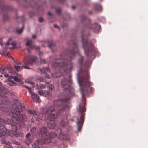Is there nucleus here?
<instances>
[{
    "label": "nucleus",
    "instance_id": "13",
    "mask_svg": "<svg viewBox=\"0 0 148 148\" xmlns=\"http://www.w3.org/2000/svg\"><path fill=\"white\" fill-rule=\"evenodd\" d=\"M26 139L25 142L27 145L29 144L31 142L33 138L29 133H27L26 135Z\"/></svg>",
    "mask_w": 148,
    "mask_h": 148
},
{
    "label": "nucleus",
    "instance_id": "32",
    "mask_svg": "<svg viewBox=\"0 0 148 148\" xmlns=\"http://www.w3.org/2000/svg\"><path fill=\"white\" fill-rule=\"evenodd\" d=\"M67 66L68 69L71 70L73 67V66L71 64H67Z\"/></svg>",
    "mask_w": 148,
    "mask_h": 148
},
{
    "label": "nucleus",
    "instance_id": "48",
    "mask_svg": "<svg viewBox=\"0 0 148 148\" xmlns=\"http://www.w3.org/2000/svg\"><path fill=\"white\" fill-rule=\"evenodd\" d=\"M45 62V60H41V62L43 63H44Z\"/></svg>",
    "mask_w": 148,
    "mask_h": 148
},
{
    "label": "nucleus",
    "instance_id": "23",
    "mask_svg": "<svg viewBox=\"0 0 148 148\" xmlns=\"http://www.w3.org/2000/svg\"><path fill=\"white\" fill-rule=\"evenodd\" d=\"M5 92V90L4 89L3 87H0V96H1L3 97V98L4 97L3 96L4 95V93Z\"/></svg>",
    "mask_w": 148,
    "mask_h": 148
},
{
    "label": "nucleus",
    "instance_id": "1",
    "mask_svg": "<svg viewBox=\"0 0 148 148\" xmlns=\"http://www.w3.org/2000/svg\"><path fill=\"white\" fill-rule=\"evenodd\" d=\"M72 83V81L70 75L67 78V81L65 78H64L61 80V86L65 88V91L62 95V97L57 100L55 101L54 104L55 106L58 105V114L59 113L60 110L62 111L66 109L67 107V105L68 103L67 102L68 100L71 96V94L69 91V86L70 84Z\"/></svg>",
    "mask_w": 148,
    "mask_h": 148
},
{
    "label": "nucleus",
    "instance_id": "40",
    "mask_svg": "<svg viewBox=\"0 0 148 148\" xmlns=\"http://www.w3.org/2000/svg\"><path fill=\"white\" fill-rule=\"evenodd\" d=\"M14 102L12 103V104H15L17 102V100H16V99H15V100H14Z\"/></svg>",
    "mask_w": 148,
    "mask_h": 148
},
{
    "label": "nucleus",
    "instance_id": "7",
    "mask_svg": "<svg viewBox=\"0 0 148 148\" xmlns=\"http://www.w3.org/2000/svg\"><path fill=\"white\" fill-rule=\"evenodd\" d=\"M4 123V120L0 118V137L3 138L6 135L7 130L3 125Z\"/></svg>",
    "mask_w": 148,
    "mask_h": 148
},
{
    "label": "nucleus",
    "instance_id": "47",
    "mask_svg": "<svg viewBox=\"0 0 148 148\" xmlns=\"http://www.w3.org/2000/svg\"><path fill=\"white\" fill-rule=\"evenodd\" d=\"M1 109L2 110H3V111H6V110H5V109H3L2 107H1Z\"/></svg>",
    "mask_w": 148,
    "mask_h": 148
},
{
    "label": "nucleus",
    "instance_id": "35",
    "mask_svg": "<svg viewBox=\"0 0 148 148\" xmlns=\"http://www.w3.org/2000/svg\"><path fill=\"white\" fill-rule=\"evenodd\" d=\"M53 87L52 85H51L49 86V89L50 90H52L53 89Z\"/></svg>",
    "mask_w": 148,
    "mask_h": 148
},
{
    "label": "nucleus",
    "instance_id": "9",
    "mask_svg": "<svg viewBox=\"0 0 148 148\" xmlns=\"http://www.w3.org/2000/svg\"><path fill=\"white\" fill-rule=\"evenodd\" d=\"M25 40L26 41V45L27 46L29 47L30 48L32 49H35L36 50L39 49V47H36L33 44V41L32 40L29 39L28 38H26Z\"/></svg>",
    "mask_w": 148,
    "mask_h": 148
},
{
    "label": "nucleus",
    "instance_id": "56",
    "mask_svg": "<svg viewBox=\"0 0 148 148\" xmlns=\"http://www.w3.org/2000/svg\"><path fill=\"white\" fill-rule=\"evenodd\" d=\"M10 147H11V148H13V147H12V146H10Z\"/></svg>",
    "mask_w": 148,
    "mask_h": 148
},
{
    "label": "nucleus",
    "instance_id": "22",
    "mask_svg": "<svg viewBox=\"0 0 148 148\" xmlns=\"http://www.w3.org/2000/svg\"><path fill=\"white\" fill-rule=\"evenodd\" d=\"M36 87L37 89H40L45 88L46 87V86L45 85L42 84L38 85L36 84Z\"/></svg>",
    "mask_w": 148,
    "mask_h": 148
},
{
    "label": "nucleus",
    "instance_id": "3",
    "mask_svg": "<svg viewBox=\"0 0 148 148\" xmlns=\"http://www.w3.org/2000/svg\"><path fill=\"white\" fill-rule=\"evenodd\" d=\"M78 81L80 86V92L82 94V99L84 101L85 99L84 95L91 90L89 87L90 84L88 79L84 77H82L80 80L78 78Z\"/></svg>",
    "mask_w": 148,
    "mask_h": 148
},
{
    "label": "nucleus",
    "instance_id": "21",
    "mask_svg": "<svg viewBox=\"0 0 148 148\" xmlns=\"http://www.w3.org/2000/svg\"><path fill=\"white\" fill-rule=\"evenodd\" d=\"M12 131H11L10 132V136L12 134H15L16 132V125H12Z\"/></svg>",
    "mask_w": 148,
    "mask_h": 148
},
{
    "label": "nucleus",
    "instance_id": "15",
    "mask_svg": "<svg viewBox=\"0 0 148 148\" xmlns=\"http://www.w3.org/2000/svg\"><path fill=\"white\" fill-rule=\"evenodd\" d=\"M77 124L78 125V128L79 129L81 127L82 124L84 121V118L83 115H82L80 117V119H77Z\"/></svg>",
    "mask_w": 148,
    "mask_h": 148
},
{
    "label": "nucleus",
    "instance_id": "8",
    "mask_svg": "<svg viewBox=\"0 0 148 148\" xmlns=\"http://www.w3.org/2000/svg\"><path fill=\"white\" fill-rule=\"evenodd\" d=\"M36 58V56H28L25 58L24 61V63L25 64H31L32 62L35 61Z\"/></svg>",
    "mask_w": 148,
    "mask_h": 148
},
{
    "label": "nucleus",
    "instance_id": "37",
    "mask_svg": "<svg viewBox=\"0 0 148 148\" xmlns=\"http://www.w3.org/2000/svg\"><path fill=\"white\" fill-rule=\"evenodd\" d=\"M56 12L58 14H59L60 12V9H58L56 10Z\"/></svg>",
    "mask_w": 148,
    "mask_h": 148
},
{
    "label": "nucleus",
    "instance_id": "42",
    "mask_svg": "<svg viewBox=\"0 0 148 148\" xmlns=\"http://www.w3.org/2000/svg\"><path fill=\"white\" fill-rule=\"evenodd\" d=\"M16 77H18V78L19 79H21V75L19 74L17 75L16 76Z\"/></svg>",
    "mask_w": 148,
    "mask_h": 148
},
{
    "label": "nucleus",
    "instance_id": "34",
    "mask_svg": "<svg viewBox=\"0 0 148 148\" xmlns=\"http://www.w3.org/2000/svg\"><path fill=\"white\" fill-rule=\"evenodd\" d=\"M36 131V129L35 127H33L31 129V131L32 133H34Z\"/></svg>",
    "mask_w": 148,
    "mask_h": 148
},
{
    "label": "nucleus",
    "instance_id": "5",
    "mask_svg": "<svg viewBox=\"0 0 148 148\" xmlns=\"http://www.w3.org/2000/svg\"><path fill=\"white\" fill-rule=\"evenodd\" d=\"M15 110L16 113L14 112H12L10 113L9 115L11 117V119L13 122L18 123L23 120V117L19 113L22 110L20 108H15Z\"/></svg>",
    "mask_w": 148,
    "mask_h": 148
},
{
    "label": "nucleus",
    "instance_id": "27",
    "mask_svg": "<svg viewBox=\"0 0 148 148\" xmlns=\"http://www.w3.org/2000/svg\"><path fill=\"white\" fill-rule=\"evenodd\" d=\"M59 62H57V63L56 62H54V64L53 65V66L54 67H55L56 66H60L61 67H63V66L64 65V63H58Z\"/></svg>",
    "mask_w": 148,
    "mask_h": 148
},
{
    "label": "nucleus",
    "instance_id": "19",
    "mask_svg": "<svg viewBox=\"0 0 148 148\" xmlns=\"http://www.w3.org/2000/svg\"><path fill=\"white\" fill-rule=\"evenodd\" d=\"M18 78L16 77V76L14 77L10 76V79H12L13 78L15 81L19 82L20 83L22 84L23 83V82L21 79H19Z\"/></svg>",
    "mask_w": 148,
    "mask_h": 148
},
{
    "label": "nucleus",
    "instance_id": "4",
    "mask_svg": "<svg viewBox=\"0 0 148 148\" xmlns=\"http://www.w3.org/2000/svg\"><path fill=\"white\" fill-rule=\"evenodd\" d=\"M47 129L45 127H42L38 131L39 134H42L41 136L43 140L40 142L41 144L48 143L49 142V138H54L56 137L57 134L54 132H51L48 134L47 132Z\"/></svg>",
    "mask_w": 148,
    "mask_h": 148
},
{
    "label": "nucleus",
    "instance_id": "28",
    "mask_svg": "<svg viewBox=\"0 0 148 148\" xmlns=\"http://www.w3.org/2000/svg\"><path fill=\"white\" fill-rule=\"evenodd\" d=\"M15 84V83L12 81L11 80H9L8 83V85L10 86H14Z\"/></svg>",
    "mask_w": 148,
    "mask_h": 148
},
{
    "label": "nucleus",
    "instance_id": "26",
    "mask_svg": "<svg viewBox=\"0 0 148 148\" xmlns=\"http://www.w3.org/2000/svg\"><path fill=\"white\" fill-rule=\"evenodd\" d=\"M14 135H15L16 137L21 136H22L23 135V134L20 132H16L15 134H12L11 135V136H12Z\"/></svg>",
    "mask_w": 148,
    "mask_h": 148
},
{
    "label": "nucleus",
    "instance_id": "58",
    "mask_svg": "<svg viewBox=\"0 0 148 148\" xmlns=\"http://www.w3.org/2000/svg\"><path fill=\"white\" fill-rule=\"evenodd\" d=\"M59 131H60V132H61V130H59Z\"/></svg>",
    "mask_w": 148,
    "mask_h": 148
},
{
    "label": "nucleus",
    "instance_id": "33",
    "mask_svg": "<svg viewBox=\"0 0 148 148\" xmlns=\"http://www.w3.org/2000/svg\"><path fill=\"white\" fill-rule=\"evenodd\" d=\"M56 73H52V77L55 78L57 77H60V75H56Z\"/></svg>",
    "mask_w": 148,
    "mask_h": 148
},
{
    "label": "nucleus",
    "instance_id": "29",
    "mask_svg": "<svg viewBox=\"0 0 148 148\" xmlns=\"http://www.w3.org/2000/svg\"><path fill=\"white\" fill-rule=\"evenodd\" d=\"M45 96L48 99H50L51 97V94L50 92H47L45 94Z\"/></svg>",
    "mask_w": 148,
    "mask_h": 148
},
{
    "label": "nucleus",
    "instance_id": "12",
    "mask_svg": "<svg viewBox=\"0 0 148 148\" xmlns=\"http://www.w3.org/2000/svg\"><path fill=\"white\" fill-rule=\"evenodd\" d=\"M12 40L11 38H10L9 39L8 41L6 43V45L7 46H8L10 45H11L12 46V47H11L12 49L13 48H18L20 47L19 45L17 46V44L15 42H11V41Z\"/></svg>",
    "mask_w": 148,
    "mask_h": 148
},
{
    "label": "nucleus",
    "instance_id": "51",
    "mask_svg": "<svg viewBox=\"0 0 148 148\" xmlns=\"http://www.w3.org/2000/svg\"><path fill=\"white\" fill-rule=\"evenodd\" d=\"M74 8H75V7H74V6H73L72 7V8L73 9H74Z\"/></svg>",
    "mask_w": 148,
    "mask_h": 148
},
{
    "label": "nucleus",
    "instance_id": "39",
    "mask_svg": "<svg viewBox=\"0 0 148 148\" xmlns=\"http://www.w3.org/2000/svg\"><path fill=\"white\" fill-rule=\"evenodd\" d=\"M39 21L40 22H43V19L42 18H39Z\"/></svg>",
    "mask_w": 148,
    "mask_h": 148
},
{
    "label": "nucleus",
    "instance_id": "11",
    "mask_svg": "<svg viewBox=\"0 0 148 148\" xmlns=\"http://www.w3.org/2000/svg\"><path fill=\"white\" fill-rule=\"evenodd\" d=\"M14 67L16 70L18 71L21 70L23 67L26 69H29L27 66L23 65L21 63L19 62L15 63L14 64Z\"/></svg>",
    "mask_w": 148,
    "mask_h": 148
},
{
    "label": "nucleus",
    "instance_id": "43",
    "mask_svg": "<svg viewBox=\"0 0 148 148\" xmlns=\"http://www.w3.org/2000/svg\"><path fill=\"white\" fill-rule=\"evenodd\" d=\"M32 38L34 39H35V38H36V35L35 34L33 35L32 36Z\"/></svg>",
    "mask_w": 148,
    "mask_h": 148
},
{
    "label": "nucleus",
    "instance_id": "24",
    "mask_svg": "<svg viewBox=\"0 0 148 148\" xmlns=\"http://www.w3.org/2000/svg\"><path fill=\"white\" fill-rule=\"evenodd\" d=\"M94 8L95 10L98 11H100L102 10V8L101 6L97 4H95Z\"/></svg>",
    "mask_w": 148,
    "mask_h": 148
},
{
    "label": "nucleus",
    "instance_id": "17",
    "mask_svg": "<svg viewBox=\"0 0 148 148\" xmlns=\"http://www.w3.org/2000/svg\"><path fill=\"white\" fill-rule=\"evenodd\" d=\"M43 140L42 139V138L41 139H40L39 140H37L35 143H34L32 145V148H39V146L37 144L39 143V144H41L40 143V142H42V141H43Z\"/></svg>",
    "mask_w": 148,
    "mask_h": 148
},
{
    "label": "nucleus",
    "instance_id": "55",
    "mask_svg": "<svg viewBox=\"0 0 148 148\" xmlns=\"http://www.w3.org/2000/svg\"><path fill=\"white\" fill-rule=\"evenodd\" d=\"M8 143H8V142H6V144H8Z\"/></svg>",
    "mask_w": 148,
    "mask_h": 148
},
{
    "label": "nucleus",
    "instance_id": "44",
    "mask_svg": "<svg viewBox=\"0 0 148 148\" xmlns=\"http://www.w3.org/2000/svg\"><path fill=\"white\" fill-rule=\"evenodd\" d=\"M28 83L32 85L34 84L33 82H31V81H29L28 82Z\"/></svg>",
    "mask_w": 148,
    "mask_h": 148
},
{
    "label": "nucleus",
    "instance_id": "14",
    "mask_svg": "<svg viewBox=\"0 0 148 148\" xmlns=\"http://www.w3.org/2000/svg\"><path fill=\"white\" fill-rule=\"evenodd\" d=\"M29 113L31 114H33L34 117L38 121L41 120L42 119L41 118H38V116L39 115V113L38 112H36L34 110H29Z\"/></svg>",
    "mask_w": 148,
    "mask_h": 148
},
{
    "label": "nucleus",
    "instance_id": "59",
    "mask_svg": "<svg viewBox=\"0 0 148 148\" xmlns=\"http://www.w3.org/2000/svg\"><path fill=\"white\" fill-rule=\"evenodd\" d=\"M0 77H2V75H0Z\"/></svg>",
    "mask_w": 148,
    "mask_h": 148
},
{
    "label": "nucleus",
    "instance_id": "53",
    "mask_svg": "<svg viewBox=\"0 0 148 148\" xmlns=\"http://www.w3.org/2000/svg\"><path fill=\"white\" fill-rule=\"evenodd\" d=\"M64 119H67V117L66 116V117H64Z\"/></svg>",
    "mask_w": 148,
    "mask_h": 148
},
{
    "label": "nucleus",
    "instance_id": "41",
    "mask_svg": "<svg viewBox=\"0 0 148 148\" xmlns=\"http://www.w3.org/2000/svg\"><path fill=\"white\" fill-rule=\"evenodd\" d=\"M38 55L40 57H41L43 53L42 52H40L38 53Z\"/></svg>",
    "mask_w": 148,
    "mask_h": 148
},
{
    "label": "nucleus",
    "instance_id": "2",
    "mask_svg": "<svg viewBox=\"0 0 148 148\" xmlns=\"http://www.w3.org/2000/svg\"><path fill=\"white\" fill-rule=\"evenodd\" d=\"M46 116L47 119L50 121V123H48V126L49 128L53 129L55 127V124L54 123L56 122L55 121H53L57 117V115L55 114V108L53 106L49 107L47 109H44L42 112Z\"/></svg>",
    "mask_w": 148,
    "mask_h": 148
},
{
    "label": "nucleus",
    "instance_id": "25",
    "mask_svg": "<svg viewBox=\"0 0 148 148\" xmlns=\"http://www.w3.org/2000/svg\"><path fill=\"white\" fill-rule=\"evenodd\" d=\"M78 110L80 112H82L85 111V109L83 106H82L80 105L78 108Z\"/></svg>",
    "mask_w": 148,
    "mask_h": 148
},
{
    "label": "nucleus",
    "instance_id": "49",
    "mask_svg": "<svg viewBox=\"0 0 148 148\" xmlns=\"http://www.w3.org/2000/svg\"><path fill=\"white\" fill-rule=\"evenodd\" d=\"M48 14L49 15H51V14L50 12H48Z\"/></svg>",
    "mask_w": 148,
    "mask_h": 148
},
{
    "label": "nucleus",
    "instance_id": "52",
    "mask_svg": "<svg viewBox=\"0 0 148 148\" xmlns=\"http://www.w3.org/2000/svg\"><path fill=\"white\" fill-rule=\"evenodd\" d=\"M54 26L55 27H57V26L56 25H54Z\"/></svg>",
    "mask_w": 148,
    "mask_h": 148
},
{
    "label": "nucleus",
    "instance_id": "6",
    "mask_svg": "<svg viewBox=\"0 0 148 148\" xmlns=\"http://www.w3.org/2000/svg\"><path fill=\"white\" fill-rule=\"evenodd\" d=\"M82 45H83V47L84 49V52L85 53H86L87 55L88 56H90L91 55H92L95 52V50H88V51H86V48H88L89 46L87 43V42L86 40H84L83 37L82 38Z\"/></svg>",
    "mask_w": 148,
    "mask_h": 148
},
{
    "label": "nucleus",
    "instance_id": "16",
    "mask_svg": "<svg viewBox=\"0 0 148 148\" xmlns=\"http://www.w3.org/2000/svg\"><path fill=\"white\" fill-rule=\"evenodd\" d=\"M100 27V26L96 23L93 24L92 27V28L94 29V32L95 33L97 32L99 30Z\"/></svg>",
    "mask_w": 148,
    "mask_h": 148
},
{
    "label": "nucleus",
    "instance_id": "18",
    "mask_svg": "<svg viewBox=\"0 0 148 148\" xmlns=\"http://www.w3.org/2000/svg\"><path fill=\"white\" fill-rule=\"evenodd\" d=\"M7 71H8V69L0 68V72L2 74H3L5 77H7L8 76L7 74H6Z\"/></svg>",
    "mask_w": 148,
    "mask_h": 148
},
{
    "label": "nucleus",
    "instance_id": "46",
    "mask_svg": "<svg viewBox=\"0 0 148 148\" xmlns=\"http://www.w3.org/2000/svg\"><path fill=\"white\" fill-rule=\"evenodd\" d=\"M45 77L47 78H49V76L48 75H46L45 76Z\"/></svg>",
    "mask_w": 148,
    "mask_h": 148
},
{
    "label": "nucleus",
    "instance_id": "50",
    "mask_svg": "<svg viewBox=\"0 0 148 148\" xmlns=\"http://www.w3.org/2000/svg\"><path fill=\"white\" fill-rule=\"evenodd\" d=\"M60 133V134L59 135V137H60V138H63V137H62L61 136V133Z\"/></svg>",
    "mask_w": 148,
    "mask_h": 148
},
{
    "label": "nucleus",
    "instance_id": "54",
    "mask_svg": "<svg viewBox=\"0 0 148 148\" xmlns=\"http://www.w3.org/2000/svg\"><path fill=\"white\" fill-rule=\"evenodd\" d=\"M27 50H28V51L29 52H29H29V49H27Z\"/></svg>",
    "mask_w": 148,
    "mask_h": 148
},
{
    "label": "nucleus",
    "instance_id": "31",
    "mask_svg": "<svg viewBox=\"0 0 148 148\" xmlns=\"http://www.w3.org/2000/svg\"><path fill=\"white\" fill-rule=\"evenodd\" d=\"M38 93L40 95H42L44 93H45V91L42 90H39L38 91Z\"/></svg>",
    "mask_w": 148,
    "mask_h": 148
},
{
    "label": "nucleus",
    "instance_id": "57",
    "mask_svg": "<svg viewBox=\"0 0 148 148\" xmlns=\"http://www.w3.org/2000/svg\"><path fill=\"white\" fill-rule=\"evenodd\" d=\"M18 142H17L16 143V144H18Z\"/></svg>",
    "mask_w": 148,
    "mask_h": 148
},
{
    "label": "nucleus",
    "instance_id": "45",
    "mask_svg": "<svg viewBox=\"0 0 148 148\" xmlns=\"http://www.w3.org/2000/svg\"><path fill=\"white\" fill-rule=\"evenodd\" d=\"M2 40L0 38V45H2Z\"/></svg>",
    "mask_w": 148,
    "mask_h": 148
},
{
    "label": "nucleus",
    "instance_id": "20",
    "mask_svg": "<svg viewBox=\"0 0 148 148\" xmlns=\"http://www.w3.org/2000/svg\"><path fill=\"white\" fill-rule=\"evenodd\" d=\"M41 73H47L50 72V71L48 68L43 67L42 69H40Z\"/></svg>",
    "mask_w": 148,
    "mask_h": 148
},
{
    "label": "nucleus",
    "instance_id": "30",
    "mask_svg": "<svg viewBox=\"0 0 148 148\" xmlns=\"http://www.w3.org/2000/svg\"><path fill=\"white\" fill-rule=\"evenodd\" d=\"M23 27H24L23 26L21 29H16V32H17V33H19V34L21 33V32L23 31Z\"/></svg>",
    "mask_w": 148,
    "mask_h": 148
},
{
    "label": "nucleus",
    "instance_id": "10",
    "mask_svg": "<svg viewBox=\"0 0 148 148\" xmlns=\"http://www.w3.org/2000/svg\"><path fill=\"white\" fill-rule=\"evenodd\" d=\"M29 90V92L31 95V97L34 101L35 99H36L38 102H40V99L39 98L38 95L35 93L31 91V89L30 88H29L27 86H26Z\"/></svg>",
    "mask_w": 148,
    "mask_h": 148
},
{
    "label": "nucleus",
    "instance_id": "36",
    "mask_svg": "<svg viewBox=\"0 0 148 148\" xmlns=\"http://www.w3.org/2000/svg\"><path fill=\"white\" fill-rule=\"evenodd\" d=\"M38 80L39 81V82H44V81L43 80V79L41 78H39L38 79Z\"/></svg>",
    "mask_w": 148,
    "mask_h": 148
},
{
    "label": "nucleus",
    "instance_id": "38",
    "mask_svg": "<svg viewBox=\"0 0 148 148\" xmlns=\"http://www.w3.org/2000/svg\"><path fill=\"white\" fill-rule=\"evenodd\" d=\"M83 58H81L79 60V62L80 64H81Z\"/></svg>",
    "mask_w": 148,
    "mask_h": 148
}]
</instances>
